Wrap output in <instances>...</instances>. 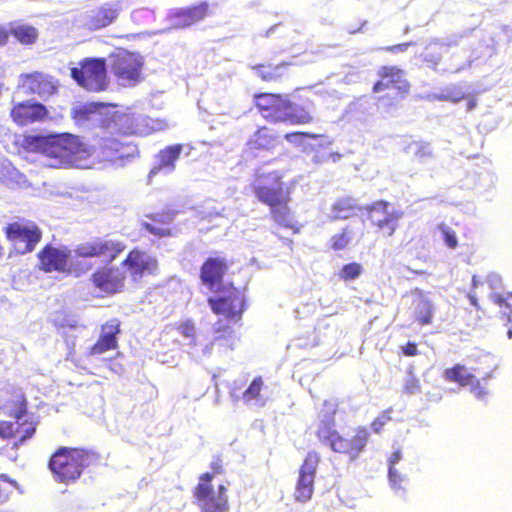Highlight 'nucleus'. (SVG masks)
Listing matches in <instances>:
<instances>
[{
    "label": "nucleus",
    "instance_id": "1",
    "mask_svg": "<svg viewBox=\"0 0 512 512\" xmlns=\"http://www.w3.org/2000/svg\"><path fill=\"white\" fill-rule=\"evenodd\" d=\"M283 174L278 171L256 172L250 185L259 202L269 207L271 219L281 228L299 231L295 214L290 207V192L284 188Z\"/></svg>",
    "mask_w": 512,
    "mask_h": 512
},
{
    "label": "nucleus",
    "instance_id": "2",
    "mask_svg": "<svg viewBox=\"0 0 512 512\" xmlns=\"http://www.w3.org/2000/svg\"><path fill=\"white\" fill-rule=\"evenodd\" d=\"M101 461V454L95 450L61 446L51 454L47 467L57 483L70 485L80 479L86 469L100 466Z\"/></svg>",
    "mask_w": 512,
    "mask_h": 512
},
{
    "label": "nucleus",
    "instance_id": "3",
    "mask_svg": "<svg viewBox=\"0 0 512 512\" xmlns=\"http://www.w3.org/2000/svg\"><path fill=\"white\" fill-rule=\"evenodd\" d=\"M213 296L207 299V303L220 320L214 327L216 340L230 338L233 335L231 323H239L248 308V300L245 291L229 282L219 291H213Z\"/></svg>",
    "mask_w": 512,
    "mask_h": 512
},
{
    "label": "nucleus",
    "instance_id": "4",
    "mask_svg": "<svg viewBox=\"0 0 512 512\" xmlns=\"http://www.w3.org/2000/svg\"><path fill=\"white\" fill-rule=\"evenodd\" d=\"M253 104L262 118L272 124L305 125L314 119L308 108L296 105L279 93H256Z\"/></svg>",
    "mask_w": 512,
    "mask_h": 512
},
{
    "label": "nucleus",
    "instance_id": "5",
    "mask_svg": "<svg viewBox=\"0 0 512 512\" xmlns=\"http://www.w3.org/2000/svg\"><path fill=\"white\" fill-rule=\"evenodd\" d=\"M211 471L199 475L198 483L192 490L195 503L200 512H229L228 482L212 484L217 475L225 473V466L220 456H215L210 463Z\"/></svg>",
    "mask_w": 512,
    "mask_h": 512
},
{
    "label": "nucleus",
    "instance_id": "6",
    "mask_svg": "<svg viewBox=\"0 0 512 512\" xmlns=\"http://www.w3.org/2000/svg\"><path fill=\"white\" fill-rule=\"evenodd\" d=\"M378 80L372 86L376 101L387 111L397 107L398 102L410 94L411 84L404 70L395 65H383L377 71Z\"/></svg>",
    "mask_w": 512,
    "mask_h": 512
},
{
    "label": "nucleus",
    "instance_id": "7",
    "mask_svg": "<svg viewBox=\"0 0 512 512\" xmlns=\"http://www.w3.org/2000/svg\"><path fill=\"white\" fill-rule=\"evenodd\" d=\"M89 154L87 145L81 137L71 133L49 135L47 158L54 162L55 168H68L78 164Z\"/></svg>",
    "mask_w": 512,
    "mask_h": 512
},
{
    "label": "nucleus",
    "instance_id": "8",
    "mask_svg": "<svg viewBox=\"0 0 512 512\" xmlns=\"http://www.w3.org/2000/svg\"><path fill=\"white\" fill-rule=\"evenodd\" d=\"M38 268L45 273H68L79 276L91 270L92 265L71 262V251L67 247H55L46 244L37 253Z\"/></svg>",
    "mask_w": 512,
    "mask_h": 512
},
{
    "label": "nucleus",
    "instance_id": "9",
    "mask_svg": "<svg viewBox=\"0 0 512 512\" xmlns=\"http://www.w3.org/2000/svg\"><path fill=\"white\" fill-rule=\"evenodd\" d=\"M71 78L88 92L106 91L109 86L107 64L104 58L87 57L70 69Z\"/></svg>",
    "mask_w": 512,
    "mask_h": 512
},
{
    "label": "nucleus",
    "instance_id": "10",
    "mask_svg": "<svg viewBox=\"0 0 512 512\" xmlns=\"http://www.w3.org/2000/svg\"><path fill=\"white\" fill-rule=\"evenodd\" d=\"M3 231L7 241L21 255L33 252L43 236L41 228L34 221L27 219L8 223Z\"/></svg>",
    "mask_w": 512,
    "mask_h": 512
},
{
    "label": "nucleus",
    "instance_id": "11",
    "mask_svg": "<svg viewBox=\"0 0 512 512\" xmlns=\"http://www.w3.org/2000/svg\"><path fill=\"white\" fill-rule=\"evenodd\" d=\"M110 71L116 81L124 87L137 85L143 79L141 57L129 51H118L110 56Z\"/></svg>",
    "mask_w": 512,
    "mask_h": 512
},
{
    "label": "nucleus",
    "instance_id": "12",
    "mask_svg": "<svg viewBox=\"0 0 512 512\" xmlns=\"http://www.w3.org/2000/svg\"><path fill=\"white\" fill-rule=\"evenodd\" d=\"M126 249L125 244L118 239L94 237L78 244L74 250L78 258H99L111 263Z\"/></svg>",
    "mask_w": 512,
    "mask_h": 512
},
{
    "label": "nucleus",
    "instance_id": "13",
    "mask_svg": "<svg viewBox=\"0 0 512 512\" xmlns=\"http://www.w3.org/2000/svg\"><path fill=\"white\" fill-rule=\"evenodd\" d=\"M126 280V271L116 265L100 266L90 276L92 286L103 297L122 293L125 290Z\"/></svg>",
    "mask_w": 512,
    "mask_h": 512
},
{
    "label": "nucleus",
    "instance_id": "14",
    "mask_svg": "<svg viewBox=\"0 0 512 512\" xmlns=\"http://www.w3.org/2000/svg\"><path fill=\"white\" fill-rule=\"evenodd\" d=\"M120 266L126 271V276L137 282L144 276H155L159 272V261L146 251L133 248L121 261Z\"/></svg>",
    "mask_w": 512,
    "mask_h": 512
},
{
    "label": "nucleus",
    "instance_id": "15",
    "mask_svg": "<svg viewBox=\"0 0 512 512\" xmlns=\"http://www.w3.org/2000/svg\"><path fill=\"white\" fill-rule=\"evenodd\" d=\"M320 462V456L315 451H309L298 471V478L294 490L296 501L308 502L314 493V481L317 468Z\"/></svg>",
    "mask_w": 512,
    "mask_h": 512
},
{
    "label": "nucleus",
    "instance_id": "16",
    "mask_svg": "<svg viewBox=\"0 0 512 512\" xmlns=\"http://www.w3.org/2000/svg\"><path fill=\"white\" fill-rule=\"evenodd\" d=\"M230 262L219 255L207 257L201 267L199 278L201 284L210 292L219 291L225 287L224 278L229 272Z\"/></svg>",
    "mask_w": 512,
    "mask_h": 512
},
{
    "label": "nucleus",
    "instance_id": "17",
    "mask_svg": "<svg viewBox=\"0 0 512 512\" xmlns=\"http://www.w3.org/2000/svg\"><path fill=\"white\" fill-rule=\"evenodd\" d=\"M9 116L17 126L26 127L45 122L49 118V111L40 102L24 100L12 105Z\"/></svg>",
    "mask_w": 512,
    "mask_h": 512
},
{
    "label": "nucleus",
    "instance_id": "18",
    "mask_svg": "<svg viewBox=\"0 0 512 512\" xmlns=\"http://www.w3.org/2000/svg\"><path fill=\"white\" fill-rule=\"evenodd\" d=\"M389 203L385 200H378L368 208V218L371 221L375 232L383 237H390L398 227L400 213H388Z\"/></svg>",
    "mask_w": 512,
    "mask_h": 512
},
{
    "label": "nucleus",
    "instance_id": "19",
    "mask_svg": "<svg viewBox=\"0 0 512 512\" xmlns=\"http://www.w3.org/2000/svg\"><path fill=\"white\" fill-rule=\"evenodd\" d=\"M19 88L26 95H37L40 98H46L57 92V82L48 74L34 71L20 75Z\"/></svg>",
    "mask_w": 512,
    "mask_h": 512
},
{
    "label": "nucleus",
    "instance_id": "20",
    "mask_svg": "<svg viewBox=\"0 0 512 512\" xmlns=\"http://www.w3.org/2000/svg\"><path fill=\"white\" fill-rule=\"evenodd\" d=\"M14 419L15 422L0 421V437L2 439L16 438L14 446L18 447L35 435L38 422L33 416Z\"/></svg>",
    "mask_w": 512,
    "mask_h": 512
},
{
    "label": "nucleus",
    "instance_id": "21",
    "mask_svg": "<svg viewBox=\"0 0 512 512\" xmlns=\"http://www.w3.org/2000/svg\"><path fill=\"white\" fill-rule=\"evenodd\" d=\"M120 12L118 3L105 2L87 12L83 26L90 31L106 28L118 19Z\"/></svg>",
    "mask_w": 512,
    "mask_h": 512
},
{
    "label": "nucleus",
    "instance_id": "22",
    "mask_svg": "<svg viewBox=\"0 0 512 512\" xmlns=\"http://www.w3.org/2000/svg\"><path fill=\"white\" fill-rule=\"evenodd\" d=\"M121 332V321L112 318L100 327V335L97 341L89 347L88 355L96 356L118 348V335Z\"/></svg>",
    "mask_w": 512,
    "mask_h": 512
},
{
    "label": "nucleus",
    "instance_id": "23",
    "mask_svg": "<svg viewBox=\"0 0 512 512\" xmlns=\"http://www.w3.org/2000/svg\"><path fill=\"white\" fill-rule=\"evenodd\" d=\"M444 379L448 382L458 384L460 387L470 386L474 395L481 399L487 395L486 389L481 385L476 376L468 372L467 368L461 364L447 368L443 372Z\"/></svg>",
    "mask_w": 512,
    "mask_h": 512
},
{
    "label": "nucleus",
    "instance_id": "24",
    "mask_svg": "<svg viewBox=\"0 0 512 512\" xmlns=\"http://www.w3.org/2000/svg\"><path fill=\"white\" fill-rule=\"evenodd\" d=\"M210 14L211 10L209 3L202 1L196 5L176 9L171 14V18L174 26L177 28H187L203 21L210 16Z\"/></svg>",
    "mask_w": 512,
    "mask_h": 512
},
{
    "label": "nucleus",
    "instance_id": "25",
    "mask_svg": "<svg viewBox=\"0 0 512 512\" xmlns=\"http://www.w3.org/2000/svg\"><path fill=\"white\" fill-rule=\"evenodd\" d=\"M279 144L276 132L266 126L258 127L246 142V150L250 153L272 151Z\"/></svg>",
    "mask_w": 512,
    "mask_h": 512
},
{
    "label": "nucleus",
    "instance_id": "26",
    "mask_svg": "<svg viewBox=\"0 0 512 512\" xmlns=\"http://www.w3.org/2000/svg\"><path fill=\"white\" fill-rule=\"evenodd\" d=\"M369 437L370 433L368 429L365 426H358L354 430V435L351 438L347 439L342 436L336 453L346 454L350 459L355 460L360 453L364 451Z\"/></svg>",
    "mask_w": 512,
    "mask_h": 512
},
{
    "label": "nucleus",
    "instance_id": "27",
    "mask_svg": "<svg viewBox=\"0 0 512 512\" xmlns=\"http://www.w3.org/2000/svg\"><path fill=\"white\" fill-rule=\"evenodd\" d=\"M412 300L413 319L420 326H428L433 323L435 306L432 300L422 290L416 288Z\"/></svg>",
    "mask_w": 512,
    "mask_h": 512
},
{
    "label": "nucleus",
    "instance_id": "28",
    "mask_svg": "<svg viewBox=\"0 0 512 512\" xmlns=\"http://www.w3.org/2000/svg\"><path fill=\"white\" fill-rule=\"evenodd\" d=\"M149 221L141 223L142 229L158 238H168L173 236L171 224L174 214L170 212L154 213L147 215Z\"/></svg>",
    "mask_w": 512,
    "mask_h": 512
},
{
    "label": "nucleus",
    "instance_id": "29",
    "mask_svg": "<svg viewBox=\"0 0 512 512\" xmlns=\"http://www.w3.org/2000/svg\"><path fill=\"white\" fill-rule=\"evenodd\" d=\"M252 70L262 81L269 83L281 82L290 76V64L287 62L256 64Z\"/></svg>",
    "mask_w": 512,
    "mask_h": 512
},
{
    "label": "nucleus",
    "instance_id": "30",
    "mask_svg": "<svg viewBox=\"0 0 512 512\" xmlns=\"http://www.w3.org/2000/svg\"><path fill=\"white\" fill-rule=\"evenodd\" d=\"M6 400L7 414L12 418L28 416V399L20 387H13L8 391Z\"/></svg>",
    "mask_w": 512,
    "mask_h": 512
},
{
    "label": "nucleus",
    "instance_id": "31",
    "mask_svg": "<svg viewBox=\"0 0 512 512\" xmlns=\"http://www.w3.org/2000/svg\"><path fill=\"white\" fill-rule=\"evenodd\" d=\"M316 437L322 444L328 445L332 451L336 452L342 435L337 431L336 422L333 417L319 423Z\"/></svg>",
    "mask_w": 512,
    "mask_h": 512
},
{
    "label": "nucleus",
    "instance_id": "32",
    "mask_svg": "<svg viewBox=\"0 0 512 512\" xmlns=\"http://www.w3.org/2000/svg\"><path fill=\"white\" fill-rule=\"evenodd\" d=\"M10 36H13L20 44L30 46L37 42L39 33L32 25L17 24L10 28Z\"/></svg>",
    "mask_w": 512,
    "mask_h": 512
},
{
    "label": "nucleus",
    "instance_id": "33",
    "mask_svg": "<svg viewBox=\"0 0 512 512\" xmlns=\"http://www.w3.org/2000/svg\"><path fill=\"white\" fill-rule=\"evenodd\" d=\"M49 135H24L20 146L29 153H41L47 157Z\"/></svg>",
    "mask_w": 512,
    "mask_h": 512
},
{
    "label": "nucleus",
    "instance_id": "34",
    "mask_svg": "<svg viewBox=\"0 0 512 512\" xmlns=\"http://www.w3.org/2000/svg\"><path fill=\"white\" fill-rule=\"evenodd\" d=\"M182 150H183L182 144H173V145L167 146L164 149L160 150V152L158 154L159 169L166 168L169 170H174L175 162L180 157Z\"/></svg>",
    "mask_w": 512,
    "mask_h": 512
},
{
    "label": "nucleus",
    "instance_id": "35",
    "mask_svg": "<svg viewBox=\"0 0 512 512\" xmlns=\"http://www.w3.org/2000/svg\"><path fill=\"white\" fill-rule=\"evenodd\" d=\"M357 206L354 199L344 197L338 199L332 206V212L337 219H348L356 212Z\"/></svg>",
    "mask_w": 512,
    "mask_h": 512
},
{
    "label": "nucleus",
    "instance_id": "36",
    "mask_svg": "<svg viewBox=\"0 0 512 512\" xmlns=\"http://www.w3.org/2000/svg\"><path fill=\"white\" fill-rule=\"evenodd\" d=\"M352 239V231L344 227L340 232L335 233L329 240V246L333 251H341L348 248Z\"/></svg>",
    "mask_w": 512,
    "mask_h": 512
},
{
    "label": "nucleus",
    "instance_id": "37",
    "mask_svg": "<svg viewBox=\"0 0 512 512\" xmlns=\"http://www.w3.org/2000/svg\"><path fill=\"white\" fill-rule=\"evenodd\" d=\"M106 105L103 103H90L88 105L80 106L72 110V118L77 122L89 120L91 114L95 113L99 108Z\"/></svg>",
    "mask_w": 512,
    "mask_h": 512
},
{
    "label": "nucleus",
    "instance_id": "38",
    "mask_svg": "<svg viewBox=\"0 0 512 512\" xmlns=\"http://www.w3.org/2000/svg\"><path fill=\"white\" fill-rule=\"evenodd\" d=\"M263 388V380L262 378L256 377L250 383L248 388L243 392V400L245 403L249 404L253 400H259L261 397V391Z\"/></svg>",
    "mask_w": 512,
    "mask_h": 512
},
{
    "label": "nucleus",
    "instance_id": "39",
    "mask_svg": "<svg viewBox=\"0 0 512 512\" xmlns=\"http://www.w3.org/2000/svg\"><path fill=\"white\" fill-rule=\"evenodd\" d=\"M362 273V266L359 263L352 262L343 265L338 276L341 280L350 281L358 278Z\"/></svg>",
    "mask_w": 512,
    "mask_h": 512
},
{
    "label": "nucleus",
    "instance_id": "40",
    "mask_svg": "<svg viewBox=\"0 0 512 512\" xmlns=\"http://www.w3.org/2000/svg\"><path fill=\"white\" fill-rule=\"evenodd\" d=\"M176 330L181 336L188 338L191 343H196L197 329L192 320L188 319L179 323Z\"/></svg>",
    "mask_w": 512,
    "mask_h": 512
},
{
    "label": "nucleus",
    "instance_id": "41",
    "mask_svg": "<svg viewBox=\"0 0 512 512\" xmlns=\"http://www.w3.org/2000/svg\"><path fill=\"white\" fill-rule=\"evenodd\" d=\"M438 229L441 231L446 246L450 249H455L458 246V239L456 232L449 228L446 224L441 223L438 225Z\"/></svg>",
    "mask_w": 512,
    "mask_h": 512
},
{
    "label": "nucleus",
    "instance_id": "42",
    "mask_svg": "<svg viewBox=\"0 0 512 512\" xmlns=\"http://www.w3.org/2000/svg\"><path fill=\"white\" fill-rule=\"evenodd\" d=\"M391 409L383 411L378 417L371 422V429L375 433H380L383 427L391 420Z\"/></svg>",
    "mask_w": 512,
    "mask_h": 512
},
{
    "label": "nucleus",
    "instance_id": "43",
    "mask_svg": "<svg viewBox=\"0 0 512 512\" xmlns=\"http://www.w3.org/2000/svg\"><path fill=\"white\" fill-rule=\"evenodd\" d=\"M400 350H401V354L406 357H413V356L418 355V353H419L417 343L411 342V341H409L406 344H404L403 346H401Z\"/></svg>",
    "mask_w": 512,
    "mask_h": 512
},
{
    "label": "nucleus",
    "instance_id": "44",
    "mask_svg": "<svg viewBox=\"0 0 512 512\" xmlns=\"http://www.w3.org/2000/svg\"><path fill=\"white\" fill-rule=\"evenodd\" d=\"M316 138V135L312 134V133H309V132H301V131H297V132H289V133H286L284 135V138L289 141V142H296L298 141L300 138Z\"/></svg>",
    "mask_w": 512,
    "mask_h": 512
},
{
    "label": "nucleus",
    "instance_id": "45",
    "mask_svg": "<svg viewBox=\"0 0 512 512\" xmlns=\"http://www.w3.org/2000/svg\"><path fill=\"white\" fill-rule=\"evenodd\" d=\"M495 302L500 306L505 305L512 309V293H506L504 295H496Z\"/></svg>",
    "mask_w": 512,
    "mask_h": 512
},
{
    "label": "nucleus",
    "instance_id": "46",
    "mask_svg": "<svg viewBox=\"0 0 512 512\" xmlns=\"http://www.w3.org/2000/svg\"><path fill=\"white\" fill-rule=\"evenodd\" d=\"M10 29L0 25V47H4L9 42Z\"/></svg>",
    "mask_w": 512,
    "mask_h": 512
},
{
    "label": "nucleus",
    "instance_id": "47",
    "mask_svg": "<svg viewBox=\"0 0 512 512\" xmlns=\"http://www.w3.org/2000/svg\"><path fill=\"white\" fill-rule=\"evenodd\" d=\"M424 60L428 63H431L432 65H438L441 60V55H433V54H425Z\"/></svg>",
    "mask_w": 512,
    "mask_h": 512
},
{
    "label": "nucleus",
    "instance_id": "48",
    "mask_svg": "<svg viewBox=\"0 0 512 512\" xmlns=\"http://www.w3.org/2000/svg\"><path fill=\"white\" fill-rule=\"evenodd\" d=\"M410 46V43H401L397 45H393L387 48L390 52H398V51H405Z\"/></svg>",
    "mask_w": 512,
    "mask_h": 512
},
{
    "label": "nucleus",
    "instance_id": "49",
    "mask_svg": "<svg viewBox=\"0 0 512 512\" xmlns=\"http://www.w3.org/2000/svg\"><path fill=\"white\" fill-rule=\"evenodd\" d=\"M467 297L471 303V305H473L477 310H480V305L478 303V299H477V296L474 292H469L467 294Z\"/></svg>",
    "mask_w": 512,
    "mask_h": 512
},
{
    "label": "nucleus",
    "instance_id": "50",
    "mask_svg": "<svg viewBox=\"0 0 512 512\" xmlns=\"http://www.w3.org/2000/svg\"><path fill=\"white\" fill-rule=\"evenodd\" d=\"M389 477L391 482H393L394 484H396L397 482H401L400 475L393 469V467L389 468Z\"/></svg>",
    "mask_w": 512,
    "mask_h": 512
},
{
    "label": "nucleus",
    "instance_id": "51",
    "mask_svg": "<svg viewBox=\"0 0 512 512\" xmlns=\"http://www.w3.org/2000/svg\"><path fill=\"white\" fill-rule=\"evenodd\" d=\"M0 481L9 483L12 487L17 486L16 480L9 478L6 474H0Z\"/></svg>",
    "mask_w": 512,
    "mask_h": 512
},
{
    "label": "nucleus",
    "instance_id": "52",
    "mask_svg": "<svg viewBox=\"0 0 512 512\" xmlns=\"http://www.w3.org/2000/svg\"><path fill=\"white\" fill-rule=\"evenodd\" d=\"M476 105H477L476 100H475L474 98L470 99V100L468 101V103H467V110H468V111L473 110V109L476 107Z\"/></svg>",
    "mask_w": 512,
    "mask_h": 512
},
{
    "label": "nucleus",
    "instance_id": "53",
    "mask_svg": "<svg viewBox=\"0 0 512 512\" xmlns=\"http://www.w3.org/2000/svg\"><path fill=\"white\" fill-rule=\"evenodd\" d=\"M400 459V453L399 452H395L390 460L391 463H395L397 462L398 460Z\"/></svg>",
    "mask_w": 512,
    "mask_h": 512
},
{
    "label": "nucleus",
    "instance_id": "54",
    "mask_svg": "<svg viewBox=\"0 0 512 512\" xmlns=\"http://www.w3.org/2000/svg\"><path fill=\"white\" fill-rule=\"evenodd\" d=\"M478 285H479V281H478V279H477V276H475V275H474V276L472 277V288H473V289H475V288H477V287H478Z\"/></svg>",
    "mask_w": 512,
    "mask_h": 512
},
{
    "label": "nucleus",
    "instance_id": "55",
    "mask_svg": "<svg viewBox=\"0 0 512 512\" xmlns=\"http://www.w3.org/2000/svg\"><path fill=\"white\" fill-rule=\"evenodd\" d=\"M507 334H508V337H509V338H512V330H508V333H507Z\"/></svg>",
    "mask_w": 512,
    "mask_h": 512
},
{
    "label": "nucleus",
    "instance_id": "56",
    "mask_svg": "<svg viewBox=\"0 0 512 512\" xmlns=\"http://www.w3.org/2000/svg\"><path fill=\"white\" fill-rule=\"evenodd\" d=\"M462 98H463V96H459V97L455 98V99H454V101H459V100H461Z\"/></svg>",
    "mask_w": 512,
    "mask_h": 512
},
{
    "label": "nucleus",
    "instance_id": "57",
    "mask_svg": "<svg viewBox=\"0 0 512 512\" xmlns=\"http://www.w3.org/2000/svg\"><path fill=\"white\" fill-rule=\"evenodd\" d=\"M491 377H492V375H491V374H487V375L484 377V379H486V378H491Z\"/></svg>",
    "mask_w": 512,
    "mask_h": 512
},
{
    "label": "nucleus",
    "instance_id": "58",
    "mask_svg": "<svg viewBox=\"0 0 512 512\" xmlns=\"http://www.w3.org/2000/svg\"><path fill=\"white\" fill-rule=\"evenodd\" d=\"M336 413V407L333 408L332 414L334 415Z\"/></svg>",
    "mask_w": 512,
    "mask_h": 512
}]
</instances>
